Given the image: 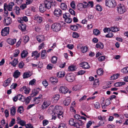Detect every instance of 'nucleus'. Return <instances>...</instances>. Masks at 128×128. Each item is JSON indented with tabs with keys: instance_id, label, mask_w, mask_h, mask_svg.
I'll return each mask as SVG.
<instances>
[{
	"instance_id": "13d9d810",
	"label": "nucleus",
	"mask_w": 128,
	"mask_h": 128,
	"mask_svg": "<svg viewBox=\"0 0 128 128\" xmlns=\"http://www.w3.org/2000/svg\"><path fill=\"white\" fill-rule=\"evenodd\" d=\"M23 38L24 39V42L25 43H27L29 40V37L27 36H25Z\"/></svg>"
},
{
	"instance_id": "a19ab883",
	"label": "nucleus",
	"mask_w": 128,
	"mask_h": 128,
	"mask_svg": "<svg viewBox=\"0 0 128 128\" xmlns=\"http://www.w3.org/2000/svg\"><path fill=\"white\" fill-rule=\"evenodd\" d=\"M54 106H52L49 107L48 110V113L50 114H51L53 112H54Z\"/></svg>"
},
{
	"instance_id": "603ef678",
	"label": "nucleus",
	"mask_w": 128,
	"mask_h": 128,
	"mask_svg": "<svg viewBox=\"0 0 128 128\" xmlns=\"http://www.w3.org/2000/svg\"><path fill=\"white\" fill-rule=\"evenodd\" d=\"M23 108L22 106H20L18 108L17 112L21 114L22 113L23 111Z\"/></svg>"
},
{
	"instance_id": "c756f323",
	"label": "nucleus",
	"mask_w": 128,
	"mask_h": 128,
	"mask_svg": "<svg viewBox=\"0 0 128 128\" xmlns=\"http://www.w3.org/2000/svg\"><path fill=\"white\" fill-rule=\"evenodd\" d=\"M46 50H44L42 51L41 53V57L42 59L45 58L46 56Z\"/></svg>"
},
{
	"instance_id": "09e8293b",
	"label": "nucleus",
	"mask_w": 128,
	"mask_h": 128,
	"mask_svg": "<svg viewBox=\"0 0 128 128\" xmlns=\"http://www.w3.org/2000/svg\"><path fill=\"white\" fill-rule=\"evenodd\" d=\"M26 122L23 120H20L19 121V122L18 123L20 124V125L22 126H25L26 124Z\"/></svg>"
},
{
	"instance_id": "4468645a",
	"label": "nucleus",
	"mask_w": 128,
	"mask_h": 128,
	"mask_svg": "<svg viewBox=\"0 0 128 128\" xmlns=\"http://www.w3.org/2000/svg\"><path fill=\"white\" fill-rule=\"evenodd\" d=\"M84 124L83 122L80 120H78L77 122H75L74 126L76 128H80V126Z\"/></svg>"
},
{
	"instance_id": "393cba45",
	"label": "nucleus",
	"mask_w": 128,
	"mask_h": 128,
	"mask_svg": "<svg viewBox=\"0 0 128 128\" xmlns=\"http://www.w3.org/2000/svg\"><path fill=\"white\" fill-rule=\"evenodd\" d=\"M40 90V88H35L32 91L33 93L34 94L32 96H36L38 93L39 91Z\"/></svg>"
},
{
	"instance_id": "2eb2a0df",
	"label": "nucleus",
	"mask_w": 128,
	"mask_h": 128,
	"mask_svg": "<svg viewBox=\"0 0 128 128\" xmlns=\"http://www.w3.org/2000/svg\"><path fill=\"white\" fill-rule=\"evenodd\" d=\"M28 54V51L26 50H23L21 54V56L22 58H24L26 57Z\"/></svg>"
},
{
	"instance_id": "a211bd4d",
	"label": "nucleus",
	"mask_w": 128,
	"mask_h": 128,
	"mask_svg": "<svg viewBox=\"0 0 128 128\" xmlns=\"http://www.w3.org/2000/svg\"><path fill=\"white\" fill-rule=\"evenodd\" d=\"M32 75L31 73H30V71L28 72H27L24 73L23 75V78H28Z\"/></svg>"
},
{
	"instance_id": "6e6d98bb",
	"label": "nucleus",
	"mask_w": 128,
	"mask_h": 128,
	"mask_svg": "<svg viewBox=\"0 0 128 128\" xmlns=\"http://www.w3.org/2000/svg\"><path fill=\"white\" fill-rule=\"evenodd\" d=\"M64 20L65 22L68 23H70L72 21V20L71 18H70V16L69 17H67Z\"/></svg>"
},
{
	"instance_id": "20e7f679",
	"label": "nucleus",
	"mask_w": 128,
	"mask_h": 128,
	"mask_svg": "<svg viewBox=\"0 0 128 128\" xmlns=\"http://www.w3.org/2000/svg\"><path fill=\"white\" fill-rule=\"evenodd\" d=\"M105 2L106 5L110 8H114L117 4L114 0H106Z\"/></svg>"
},
{
	"instance_id": "37998d69",
	"label": "nucleus",
	"mask_w": 128,
	"mask_h": 128,
	"mask_svg": "<svg viewBox=\"0 0 128 128\" xmlns=\"http://www.w3.org/2000/svg\"><path fill=\"white\" fill-rule=\"evenodd\" d=\"M80 87V86L79 85H75L73 87L72 90H74L76 91L79 90Z\"/></svg>"
},
{
	"instance_id": "473e14b6",
	"label": "nucleus",
	"mask_w": 128,
	"mask_h": 128,
	"mask_svg": "<svg viewBox=\"0 0 128 128\" xmlns=\"http://www.w3.org/2000/svg\"><path fill=\"white\" fill-rule=\"evenodd\" d=\"M120 76V74H114L110 77V79L111 80H116L117 78Z\"/></svg>"
},
{
	"instance_id": "a878e982",
	"label": "nucleus",
	"mask_w": 128,
	"mask_h": 128,
	"mask_svg": "<svg viewBox=\"0 0 128 128\" xmlns=\"http://www.w3.org/2000/svg\"><path fill=\"white\" fill-rule=\"evenodd\" d=\"M70 98H68L65 99L64 101V104L66 106H68L70 102Z\"/></svg>"
},
{
	"instance_id": "9b49d317",
	"label": "nucleus",
	"mask_w": 128,
	"mask_h": 128,
	"mask_svg": "<svg viewBox=\"0 0 128 128\" xmlns=\"http://www.w3.org/2000/svg\"><path fill=\"white\" fill-rule=\"evenodd\" d=\"M60 92L64 94H65L68 92V90L67 88L64 86H61L60 88Z\"/></svg>"
},
{
	"instance_id": "6ab92c4d",
	"label": "nucleus",
	"mask_w": 128,
	"mask_h": 128,
	"mask_svg": "<svg viewBox=\"0 0 128 128\" xmlns=\"http://www.w3.org/2000/svg\"><path fill=\"white\" fill-rule=\"evenodd\" d=\"M46 8L44 4H40L39 6L40 11L42 12H44L46 10Z\"/></svg>"
},
{
	"instance_id": "79ce46f5",
	"label": "nucleus",
	"mask_w": 128,
	"mask_h": 128,
	"mask_svg": "<svg viewBox=\"0 0 128 128\" xmlns=\"http://www.w3.org/2000/svg\"><path fill=\"white\" fill-rule=\"evenodd\" d=\"M103 71L102 68L98 69L97 71V73L98 75L101 76L103 74Z\"/></svg>"
},
{
	"instance_id": "69168bd1",
	"label": "nucleus",
	"mask_w": 128,
	"mask_h": 128,
	"mask_svg": "<svg viewBox=\"0 0 128 128\" xmlns=\"http://www.w3.org/2000/svg\"><path fill=\"white\" fill-rule=\"evenodd\" d=\"M20 53L19 50H17L15 51V52L14 54V57L17 56Z\"/></svg>"
},
{
	"instance_id": "7c9ffc66",
	"label": "nucleus",
	"mask_w": 128,
	"mask_h": 128,
	"mask_svg": "<svg viewBox=\"0 0 128 128\" xmlns=\"http://www.w3.org/2000/svg\"><path fill=\"white\" fill-rule=\"evenodd\" d=\"M96 47L97 48L102 49L104 48V45L101 42H98L96 44Z\"/></svg>"
},
{
	"instance_id": "5701e85b",
	"label": "nucleus",
	"mask_w": 128,
	"mask_h": 128,
	"mask_svg": "<svg viewBox=\"0 0 128 128\" xmlns=\"http://www.w3.org/2000/svg\"><path fill=\"white\" fill-rule=\"evenodd\" d=\"M26 26L25 24H21L18 26L19 28L22 31H24L26 29Z\"/></svg>"
},
{
	"instance_id": "e2e57ef3",
	"label": "nucleus",
	"mask_w": 128,
	"mask_h": 128,
	"mask_svg": "<svg viewBox=\"0 0 128 128\" xmlns=\"http://www.w3.org/2000/svg\"><path fill=\"white\" fill-rule=\"evenodd\" d=\"M72 35L73 37L75 38H78L79 36L78 34L76 32H74Z\"/></svg>"
},
{
	"instance_id": "8fccbe9b",
	"label": "nucleus",
	"mask_w": 128,
	"mask_h": 128,
	"mask_svg": "<svg viewBox=\"0 0 128 128\" xmlns=\"http://www.w3.org/2000/svg\"><path fill=\"white\" fill-rule=\"evenodd\" d=\"M70 29L72 30L75 31L77 30L78 29V28L76 25H73L71 26Z\"/></svg>"
},
{
	"instance_id": "2f4dec72",
	"label": "nucleus",
	"mask_w": 128,
	"mask_h": 128,
	"mask_svg": "<svg viewBox=\"0 0 128 128\" xmlns=\"http://www.w3.org/2000/svg\"><path fill=\"white\" fill-rule=\"evenodd\" d=\"M18 98L19 100L24 102L25 100V98L24 96H22L21 94H20L18 95Z\"/></svg>"
},
{
	"instance_id": "3c124183",
	"label": "nucleus",
	"mask_w": 128,
	"mask_h": 128,
	"mask_svg": "<svg viewBox=\"0 0 128 128\" xmlns=\"http://www.w3.org/2000/svg\"><path fill=\"white\" fill-rule=\"evenodd\" d=\"M74 120L73 118H71L69 121V124L71 126H74L75 123Z\"/></svg>"
},
{
	"instance_id": "4d7b16f0",
	"label": "nucleus",
	"mask_w": 128,
	"mask_h": 128,
	"mask_svg": "<svg viewBox=\"0 0 128 128\" xmlns=\"http://www.w3.org/2000/svg\"><path fill=\"white\" fill-rule=\"evenodd\" d=\"M100 31L97 29H94V34L96 35H98L100 34Z\"/></svg>"
},
{
	"instance_id": "9d476101",
	"label": "nucleus",
	"mask_w": 128,
	"mask_h": 128,
	"mask_svg": "<svg viewBox=\"0 0 128 128\" xmlns=\"http://www.w3.org/2000/svg\"><path fill=\"white\" fill-rule=\"evenodd\" d=\"M80 66L81 67L85 69H88L90 67L88 63L86 62H82L80 64Z\"/></svg>"
},
{
	"instance_id": "72a5a7b5",
	"label": "nucleus",
	"mask_w": 128,
	"mask_h": 128,
	"mask_svg": "<svg viewBox=\"0 0 128 128\" xmlns=\"http://www.w3.org/2000/svg\"><path fill=\"white\" fill-rule=\"evenodd\" d=\"M60 8L63 10H66L67 8V6L66 3H62L60 4Z\"/></svg>"
},
{
	"instance_id": "58836bf2",
	"label": "nucleus",
	"mask_w": 128,
	"mask_h": 128,
	"mask_svg": "<svg viewBox=\"0 0 128 128\" xmlns=\"http://www.w3.org/2000/svg\"><path fill=\"white\" fill-rule=\"evenodd\" d=\"M88 46H83L81 48L82 52L83 53H85L88 50Z\"/></svg>"
},
{
	"instance_id": "39448f33",
	"label": "nucleus",
	"mask_w": 128,
	"mask_h": 128,
	"mask_svg": "<svg viewBox=\"0 0 128 128\" xmlns=\"http://www.w3.org/2000/svg\"><path fill=\"white\" fill-rule=\"evenodd\" d=\"M52 28L53 31L57 32L60 30L61 28V25L59 23H55L52 24Z\"/></svg>"
},
{
	"instance_id": "bf43d9fd",
	"label": "nucleus",
	"mask_w": 128,
	"mask_h": 128,
	"mask_svg": "<svg viewBox=\"0 0 128 128\" xmlns=\"http://www.w3.org/2000/svg\"><path fill=\"white\" fill-rule=\"evenodd\" d=\"M15 120L14 118H13L12 119V120L10 122V124L9 125V126L10 127H11L13 126L14 124H15Z\"/></svg>"
},
{
	"instance_id": "c9c22d12",
	"label": "nucleus",
	"mask_w": 128,
	"mask_h": 128,
	"mask_svg": "<svg viewBox=\"0 0 128 128\" xmlns=\"http://www.w3.org/2000/svg\"><path fill=\"white\" fill-rule=\"evenodd\" d=\"M99 84V82L98 80L95 79L94 82L93 86L94 88H96L98 86Z\"/></svg>"
},
{
	"instance_id": "aec40b11",
	"label": "nucleus",
	"mask_w": 128,
	"mask_h": 128,
	"mask_svg": "<svg viewBox=\"0 0 128 128\" xmlns=\"http://www.w3.org/2000/svg\"><path fill=\"white\" fill-rule=\"evenodd\" d=\"M16 42V40L15 39H12L11 38H9L7 40V42L8 43L11 45L14 44Z\"/></svg>"
},
{
	"instance_id": "e433bc0d",
	"label": "nucleus",
	"mask_w": 128,
	"mask_h": 128,
	"mask_svg": "<svg viewBox=\"0 0 128 128\" xmlns=\"http://www.w3.org/2000/svg\"><path fill=\"white\" fill-rule=\"evenodd\" d=\"M125 84L124 82H118L114 83V86L116 87L120 86L122 85H124Z\"/></svg>"
},
{
	"instance_id": "bb28decb",
	"label": "nucleus",
	"mask_w": 128,
	"mask_h": 128,
	"mask_svg": "<svg viewBox=\"0 0 128 128\" xmlns=\"http://www.w3.org/2000/svg\"><path fill=\"white\" fill-rule=\"evenodd\" d=\"M65 75V74L64 72L60 71L58 73L57 76L58 78H61L64 77Z\"/></svg>"
},
{
	"instance_id": "6e6552de",
	"label": "nucleus",
	"mask_w": 128,
	"mask_h": 128,
	"mask_svg": "<svg viewBox=\"0 0 128 128\" xmlns=\"http://www.w3.org/2000/svg\"><path fill=\"white\" fill-rule=\"evenodd\" d=\"M14 3L13 2H11L9 3L6 6V4H4V10H6L5 8L6 7L8 9V10L9 11H11L12 10V7L14 5Z\"/></svg>"
},
{
	"instance_id": "cd10ccee",
	"label": "nucleus",
	"mask_w": 128,
	"mask_h": 128,
	"mask_svg": "<svg viewBox=\"0 0 128 128\" xmlns=\"http://www.w3.org/2000/svg\"><path fill=\"white\" fill-rule=\"evenodd\" d=\"M16 112V108L14 106L12 107L10 110V114L12 116H14Z\"/></svg>"
},
{
	"instance_id": "0e129e2a",
	"label": "nucleus",
	"mask_w": 128,
	"mask_h": 128,
	"mask_svg": "<svg viewBox=\"0 0 128 128\" xmlns=\"http://www.w3.org/2000/svg\"><path fill=\"white\" fill-rule=\"evenodd\" d=\"M70 16V14L69 13H66L63 14V17L66 19L67 17H69Z\"/></svg>"
},
{
	"instance_id": "b1692460",
	"label": "nucleus",
	"mask_w": 128,
	"mask_h": 128,
	"mask_svg": "<svg viewBox=\"0 0 128 128\" xmlns=\"http://www.w3.org/2000/svg\"><path fill=\"white\" fill-rule=\"evenodd\" d=\"M11 80L12 79L11 78H9L8 79L4 81V84L3 85L5 87H6L10 82Z\"/></svg>"
},
{
	"instance_id": "864d4df0",
	"label": "nucleus",
	"mask_w": 128,
	"mask_h": 128,
	"mask_svg": "<svg viewBox=\"0 0 128 128\" xmlns=\"http://www.w3.org/2000/svg\"><path fill=\"white\" fill-rule=\"evenodd\" d=\"M15 10L16 13L17 15H19L20 14V8L18 6H16L15 8Z\"/></svg>"
},
{
	"instance_id": "4c0bfd02",
	"label": "nucleus",
	"mask_w": 128,
	"mask_h": 128,
	"mask_svg": "<svg viewBox=\"0 0 128 128\" xmlns=\"http://www.w3.org/2000/svg\"><path fill=\"white\" fill-rule=\"evenodd\" d=\"M49 105V104L47 102H44L43 104L42 105V109H44L48 107Z\"/></svg>"
},
{
	"instance_id": "dca6fc26",
	"label": "nucleus",
	"mask_w": 128,
	"mask_h": 128,
	"mask_svg": "<svg viewBox=\"0 0 128 128\" xmlns=\"http://www.w3.org/2000/svg\"><path fill=\"white\" fill-rule=\"evenodd\" d=\"M34 20L39 23H41L42 21V18L38 15H36L34 16Z\"/></svg>"
},
{
	"instance_id": "49530a36",
	"label": "nucleus",
	"mask_w": 128,
	"mask_h": 128,
	"mask_svg": "<svg viewBox=\"0 0 128 128\" xmlns=\"http://www.w3.org/2000/svg\"><path fill=\"white\" fill-rule=\"evenodd\" d=\"M77 8L78 10H80L84 8L83 4L81 3H80L78 4L77 6Z\"/></svg>"
},
{
	"instance_id": "4be33fe9",
	"label": "nucleus",
	"mask_w": 128,
	"mask_h": 128,
	"mask_svg": "<svg viewBox=\"0 0 128 128\" xmlns=\"http://www.w3.org/2000/svg\"><path fill=\"white\" fill-rule=\"evenodd\" d=\"M20 72L18 70H16L14 72L13 76L14 78H16L20 76Z\"/></svg>"
},
{
	"instance_id": "412c9836",
	"label": "nucleus",
	"mask_w": 128,
	"mask_h": 128,
	"mask_svg": "<svg viewBox=\"0 0 128 128\" xmlns=\"http://www.w3.org/2000/svg\"><path fill=\"white\" fill-rule=\"evenodd\" d=\"M42 94H40L38 97H35L34 99V101L35 102V103L38 104L40 100V99L42 98Z\"/></svg>"
},
{
	"instance_id": "a18cd8bd",
	"label": "nucleus",
	"mask_w": 128,
	"mask_h": 128,
	"mask_svg": "<svg viewBox=\"0 0 128 128\" xmlns=\"http://www.w3.org/2000/svg\"><path fill=\"white\" fill-rule=\"evenodd\" d=\"M111 31L113 32H115L119 30L118 28L116 27L113 26L111 28Z\"/></svg>"
},
{
	"instance_id": "338daca9",
	"label": "nucleus",
	"mask_w": 128,
	"mask_h": 128,
	"mask_svg": "<svg viewBox=\"0 0 128 128\" xmlns=\"http://www.w3.org/2000/svg\"><path fill=\"white\" fill-rule=\"evenodd\" d=\"M54 66L52 64H49L47 66L46 68L49 70H51L53 68Z\"/></svg>"
},
{
	"instance_id": "0eeeda50",
	"label": "nucleus",
	"mask_w": 128,
	"mask_h": 128,
	"mask_svg": "<svg viewBox=\"0 0 128 128\" xmlns=\"http://www.w3.org/2000/svg\"><path fill=\"white\" fill-rule=\"evenodd\" d=\"M65 78L66 80L69 82H72L75 79L74 77L71 74H67Z\"/></svg>"
},
{
	"instance_id": "c03bdc74",
	"label": "nucleus",
	"mask_w": 128,
	"mask_h": 128,
	"mask_svg": "<svg viewBox=\"0 0 128 128\" xmlns=\"http://www.w3.org/2000/svg\"><path fill=\"white\" fill-rule=\"evenodd\" d=\"M122 72L125 74L128 73V67L127 66L121 70Z\"/></svg>"
},
{
	"instance_id": "ea45409f",
	"label": "nucleus",
	"mask_w": 128,
	"mask_h": 128,
	"mask_svg": "<svg viewBox=\"0 0 128 128\" xmlns=\"http://www.w3.org/2000/svg\"><path fill=\"white\" fill-rule=\"evenodd\" d=\"M76 68L75 66L74 65H71L69 66L68 68V70L69 71H72L76 70Z\"/></svg>"
},
{
	"instance_id": "ddd939ff",
	"label": "nucleus",
	"mask_w": 128,
	"mask_h": 128,
	"mask_svg": "<svg viewBox=\"0 0 128 128\" xmlns=\"http://www.w3.org/2000/svg\"><path fill=\"white\" fill-rule=\"evenodd\" d=\"M36 38L39 42H41L45 40L44 36L43 35L37 36L36 37Z\"/></svg>"
},
{
	"instance_id": "5fc2aeb1",
	"label": "nucleus",
	"mask_w": 128,
	"mask_h": 128,
	"mask_svg": "<svg viewBox=\"0 0 128 128\" xmlns=\"http://www.w3.org/2000/svg\"><path fill=\"white\" fill-rule=\"evenodd\" d=\"M58 128H67V126L66 124L62 123L60 124Z\"/></svg>"
},
{
	"instance_id": "de8ad7c7",
	"label": "nucleus",
	"mask_w": 128,
	"mask_h": 128,
	"mask_svg": "<svg viewBox=\"0 0 128 128\" xmlns=\"http://www.w3.org/2000/svg\"><path fill=\"white\" fill-rule=\"evenodd\" d=\"M57 57L55 56H53L51 59V62L53 64H56V62Z\"/></svg>"
},
{
	"instance_id": "052dcab7",
	"label": "nucleus",
	"mask_w": 128,
	"mask_h": 128,
	"mask_svg": "<svg viewBox=\"0 0 128 128\" xmlns=\"http://www.w3.org/2000/svg\"><path fill=\"white\" fill-rule=\"evenodd\" d=\"M105 58V57L104 56H100L98 58V60L99 61H102L104 60Z\"/></svg>"
},
{
	"instance_id": "f704fd0d",
	"label": "nucleus",
	"mask_w": 128,
	"mask_h": 128,
	"mask_svg": "<svg viewBox=\"0 0 128 128\" xmlns=\"http://www.w3.org/2000/svg\"><path fill=\"white\" fill-rule=\"evenodd\" d=\"M18 63V59H14L12 62H10V64H11L12 65L14 66H15Z\"/></svg>"
},
{
	"instance_id": "774afa93",
	"label": "nucleus",
	"mask_w": 128,
	"mask_h": 128,
	"mask_svg": "<svg viewBox=\"0 0 128 128\" xmlns=\"http://www.w3.org/2000/svg\"><path fill=\"white\" fill-rule=\"evenodd\" d=\"M49 123V122L48 120H44L42 121L43 125L44 126H46Z\"/></svg>"
},
{
	"instance_id": "1a4fd4ad",
	"label": "nucleus",
	"mask_w": 128,
	"mask_h": 128,
	"mask_svg": "<svg viewBox=\"0 0 128 128\" xmlns=\"http://www.w3.org/2000/svg\"><path fill=\"white\" fill-rule=\"evenodd\" d=\"M9 28L8 27H6L2 29L1 32V34L3 36H5L9 33Z\"/></svg>"
},
{
	"instance_id": "f257e3e1",
	"label": "nucleus",
	"mask_w": 128,
	"mask_h": 128,
	"mask_svg": "<svg viewBox=\"0 0 128 128\" xmlns=\"http://www.w3.org/2000/svg\"><path fill=\"white\" fill-rule=\"evenodd\" d=\"M53 109L54 114H57V117L59 119H62L63 117L62 114L63 112L62 111V107L60 106H56L54 107Z\"/></svg>"
},
{
	"instance_id": "680f3d73",
	"label": "nucleus",
	"mask_w": 128,
	"mask_h": 128,
	"mask_svg": "<svg viewBox=\"0 0 128 128\" xmlns=\"http://www.w3.org/2000/svg\"><path fill=\"white\" fill-rule=\"evenodd\" d=\"M96 10L99 11H101L102 10V8L101 6H100L98 5L96 6Z\"/></svg>"
},
{
	"instance_id": "f8f14e48",
	"label": "nucleus",
	"mask_w": 128,
	"mask_h": 128,
	"mask_svg": "<svg viewBox=\"0 0 128 128\" xmlns=\"http://www.w3.org/2000/svg\"><path fill=\"white\" fill-rule=\"evenodd\" d=\"M54 14L57 16H59L62 14V10L59 8L56 9L54 11Z\"/></svg>"
},
{
	"instance_id": "c85d7f7f",
	"label": "nucleus",
	"mask_w": 128,
	"mask_h": 128,
	"mask_svg": "<svg viewBox=\"0 0 128 128\" xmlns=\"http://www.w3.org/2000/svg\"><path fill=\"white\" fill-rule=\"evenodd\" d=\"M50 81L53 84H54L57 82L58 79L56 77H52L50 78Z\"/></svg>"
},
{
	"instance_id": "f03ea898",
	"label": "nucleus",
	"mask_w": 128,
	"mask_h": 128,
	"mask_svg": "<svg viewBox=\"0 0 128 128\" xmlns=\"http://www.w3.org/2000/svg\"><path fill=\"white\" fill-rule=\"evenodd\" d=\"M117 11L118 13L120 14H123L126 11L125 6L122 4H118L117 7Z\"/></svg>"
},
{
	"instance_id": "7ed1b4c3",
	"label": "nucleus",
	"mask_w": 128,
	"mask_h": 128,
	"mask_svg": "<svg viewBox=\"0 0 128 128\" xmlns=\"http://www.w3.org/2000/svg\"><path fill=\"white\" fill-rule=\"evenodd\" d=\"M44 4L46 9H49L51 8L52 6H55L56 3L54 2L45 0L44 1Z\"/></svg>"
},
{
	"instance_id": "423d86ee",
	"label": "nucleus",
	"mask_w": 128,
	"mask_h": 128,
	"mask_svg": "<svg viewBox=\"0 0 128 128\" xmlns=\"http://www.w3.org/2000/svg\"><path fill=\"white\" fill-rule=\"evenodd\" d=\"M3 22L4 25L8 26L12 22V20L10 17H6L4 20Z\"/></svg>"
},
{
	"instance_id": "f3484780",
	"label": "nucleus",
	"mask_w": 128,
	"mask_h": 128,
	"mask_svg": "<svg viewBox=\"0 0 128 128\" xmlns=\"http://www.w3.org/2000/svg\"><path fill=\"white\" fill-rule=\"evenodd\" d=\"M59 95L58 94H56L54 96L52 100L54 102L56 103L59 100Z\"/></svg>"
}]
</instances>
